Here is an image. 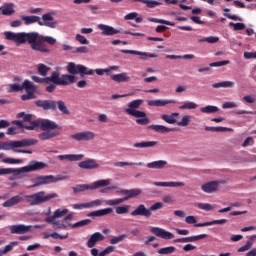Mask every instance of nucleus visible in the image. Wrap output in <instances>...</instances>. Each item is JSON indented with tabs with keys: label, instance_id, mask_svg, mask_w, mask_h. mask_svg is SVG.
Returning <instances> with one entry per match:
<instances>
[{
	"label": "nucleus",
	"instance_id": "nucleus-26",
	"mask_svg": "<svg viewBox=\"0 0 256 256\" xmlns=\"http://www.w3.org/2000/svg\"><path fill=\"white\" fill-rule=\"evenodd\" d=\"M177 103V100L170 99V100H150L148 101V105L150 107H165V105Z\"/></svg>",
	"mask_w": 256,
	"mask_h": 256
},
{
	"label": "nucleus",
	"instance_id": "nucleus-17",
	"mask_svg": "<svg viewBox=\"0 0 256 256\" xmlns=\"http://www.w3.org/2000/svg\"><path fill=\"white\" fill-rule=\"evenodd\" d=\"M98 29H100L101 35H104L106 37H113V35H117L121 33V30L114 28L113 26L105 25V24H99Z\"/></svg>",
	"mask_w": 256,
	"mask_h": 256
},
{
	"label": "nucleus",
	"instance_id": "nucleus-19",
	"mask_svg": "<svg viewBox=\"0 0 256 256\" xmlns=\"http://www.w3.org/2000/svg\"><path fill=\"white\" fill-rule=\"evenodd\" d=\"M12 125H17L19 129H26L27 131H34V129H37L39 127V119L34 120L31 122V125L27 126L23 124V121L21 120H13Z\"/></svg>",
	"mask_w": 256,
	"mask_h": 256
},
{
	"label": "nucleus",
	"instance_id": "nucleus-6",
	"mask_svg": "<svg viewBox=\"0 0 256 256\" xmlns=\"http://www.w3.org/2000/svg\"><path fill=\"white\" fill-rule=\"evenodd\" d=\"M36 107H40L44 111H55L57 108L63 115H69V108L65 105L63 100L54 101V100H36L35 101Z\"/></svg>",
	"mask_w": 256,
	"mask_h": 256
},
{
	"label": "nucleus",
	"instance_id": "nucleus-24",
	"mask_svg": "<svg viewBox=\"0 0 256 256\" xmlns=\"http://www.w3.org/2000/svg\"><path fill=\"white\" fill-rule=\"evenodd\" d=\"M85 155L83 154H64V155H59L58 159L60 161H83Z\"/></svg>",
	"mask_w": 256,
	"mask_h": 256
},
{
	"label": "nucleus",
	"instance_id": "nucleus-34",
	"mask_svg": "<svg viewBox=\"0 0 256 256\" xmlns=\"http://www.w3.org/2000/svg\"><path fill=\"white\" fill-rule=\"evenodd\" d=\"M166 165H167V161L158 160V161L148 163L147 167L148 169H165Z\"/></svg>",
	"mask_w": 256,
	"mask_h": 256
},
{
	"label": "nucleus",
	"instance_id": "nucleus-48",
	"mask_svg": "<svg viewBox=\"0 0 256 256\" xmlns=\"http://www.w3.org/2000/svg\"><path fill=\"white\" fill-rule=\"evenodd\" d=\"M148 21H150L151 23H161L162 25H169L170 27H175V23L159 18H148Z\"/></svg>",
	"mask_w": 256,
	"mask_h": 256
},
{
	"label": "nucleus",
	"instance_id": "nucleus-29",
	"mask_svg": "<svg viewBox=\"0 0 256 256\" xmlns=\"http://www.w3.org/2000/svg\"><path fill=\"white\" fill-rule=\"evenodd\" d=\"M149 129L156 131V133H171L172 131H175V128H168L167 126L163 125H150Z\"/></svg>",
	"mask_w": 256,
	"mask_h": 256
},
{
	"label": "nucleus",
	"instance_id": "nucleus-1",
	"mask_svg": "<svg viewBox=\"0 0 256 256\" xmlns=\"http://www.w3.org/2000/svg\"><path fill=\"white\" fill-rule=\"evenodd\" d=\"M4 35L7 41H13L17 45L28 43L32 51H39V53H51V49L45 43H48V45H55L57 43V39L51 36L40 35L38 32H5Z\"/></svg>",
	"mask_w": 256,
	"mask_h": 256
},
{
	"label": "nucleus",
	"instance_id": "nucleus-22",
	"mask_svg": "<svg viewBox=\"0 0 256 256\" xmlns=\"http://www.w3.org/2000/svg\"><path fill=\"white\" fill-rule=\"evenodd\" d=\"M202 191L204 193H215L217 189H219V182L217 181H210L201 186Z\"/></svg>",
	"mask_w": 256,
	"mask_h": 256
},
{
	"label": "nucleus",
	"instance_id": "nucleus-16",
	"mask_svg": "<svg viewBox=\"0 0 256 256\" xmlns=\"http://www.w3.org/2000/svg\"><path fill=\"white\" fill-rule=\"evenodd\" d=\"M150 231L153 235H156V237H160V239H175V235L173 233L159 227H152Z\"/></svg>",
	"mask_w": 256,
	"mask_h": 256
},
{
	"label": "nucleus",
	"instance_id": "nucleus-3",
	"mask_svg": "<svg viewBox=\"0 0 256 256\" xmlns=\"http://www.w3.org/2000/svg\"><path fill=\"white\" fill-rule=\"evenodd\" d=\"M56 197H59L57 193L47 194L45 191H40L31 195H26L24 198L19 195L13 196L9 200H6L2 206L15 207V205H19V203L25 199L26 203H28L31 207H35V205H42V203H47L51 201V199H56Z\"/></svg>",
	"mask_w": 256,
	"mask_h": 256
},
{
	"label": "nucleus",
	"instance_id": "nucleus-63",
	"mask_svg": "<svg viewBox=\"0 0 256 256\" xmlns=\"http://www.w3.org/2000/svg\"><path fill=\"white\" fill-rule=\"evenodd\" d=\"M229 26L234 27V31H243V29H245V24H243V23L230 22Z\"/></svg>",
	"mask_w": 256,
	"mask_h": 256
},
{
	"label": "nucleus",
	"instance_id": "nucleus-14",
	"mask_svg": "<svg viewBox=\"0 0 256 256\" xmlns=\"http://www.w3.org/2000/svg\"><path fill=\"white\" fill-rule=\"evenodd\" d=\"M24 89L27 94H23L21 96L22 101H29L31 99H36L35 91H37V87L33 85V83L29 80L24 81Z\"/></svg>",
	"mask_w": 256,
	"mask_h": 256
},
{
	"label": "nucleus",
	"instance_id": "nucleus-42",
	"mask_svg": "<svg viewBox=\"0 0 256 256\" xmlns=\"http://www.w3.org/2000/svg\"><path fill=\"white\" fill-rule=\"evenodd\" d=\"M25 89V82L22 85L19 84H10L9 85V93H19Z\"/></svg>",
	"mask_w": 256,
	"mask_h": 256
},
{
	"label": "nucleus",
	"instance_id": "nucleus-41",
	"mask_svg": "<svg viewBox=\"0 0 256 256\" xmlns=\"http://www.w3.org/2000/svg\"><path fill=\"white\" fill-rule=\"evenodd\" d=\"M14 5L13 4H7L3 7V9H1V14L2 15H7V16H11L15 13V8H13Z\"/></svg>",
	"mask_w": 256,
	"mask_h": 256
},
{
	"label": "nucleus",
	"instance_id": "nucleus-21",
	"mask_svg": "<svg viewBox=\"0 0 256 256\" xmlns=\"http://www.w3.org/2000/svg\"><path fill=\"white\" fill-rule=\"evenodd\" d=\"M78 167H80V169H99V164L97 163V161L95 159H88V160H84L82 162H80L78 164Z\"/></svg>",
	"mask_w": 256,
	"mask_h": 256
},
{
	"label": "nucleus",
	"instance_id": "nucleus-56",
	"mask_svg": "<svg viewBox=\"0 0 256 256\" xmlns=\"http://www.w3.org/2000/svg\"><path fill=\"white\" fill-rule=\"evenodd\" d=\"M198 105L195 102H184L183 105L179 106V109H197Z\"/></svg>",
	"mask_w": 256,
	"mask_h": 256
},
{
	"label": "nucleus",
	"instance_id": "nucleus-55",
	"mask_svg": "<svg viewBox=\"0 0 256 256\" xmlns=\"http://www.w3.org/2000/svg\"><path fill=\"white\" fill-rule=\"evenodd\" d=\"M136 123L137 125H149L150 120L147 117V114L145 113V116L136 117Z\"/></svg>",
	"mask_w": 256,
	"mask_h": 256
},
{
	"label": "nucleus",
	"instance_id": "nucleus-57",
	"mask_svg": "<svg viewBox=\"0 0 256 256\" xmlns=\"http://www.w3.org/2000/svg\"><path fill=\"white\" fill-rule=\"evenodd\" d=\"M219 41V37L217 36H210V37H207V38H202L200 40H198V43H217Z\"/></svg>",
	"mask_w": 256,
	"mask_h": 256
},
{
	"label": "nucleus",
	"instance_id": "nucleus-47",
	"mask_svg": "<svg viewBox=\"0 0 256 256\" xmlns=\"http://www.w3.org/2000/svg\"><path fill=\"white\" fill-rule=\"evenodd\" d=\"M129 209H131L130 205L118 206L115 209V213L117 215H125V214L129 213Z\"/></svg>",
	"mask_w": 256,
	"mask_h": 256
},
{
	"label": "nucleus",
	"instance_id": "nucleus-12",
	"mask_svg": "<svg viewBox=\"0 0 256 256\" xmlns=\"http://www.w3.org/2000/svg\"><path fill=\"white\" fill-rule=\"evenodd\" d=\"M21 20L24 22V25H33L34 23H38L40 27H49L50 29H55L57 27V22H43L39 16L30 15L20 16Z\"/></svg>",
	"mask_w": 256,
	"mask_h": 256
},
{
	"label": "nucleus",
	"instance_id": "nucleus-53",
	"mask_svg": "<svg viewBox=\"0 0 256 256\" xmlns=\"http://www.w3.org/2000/svg\"><path fill=\"white\" fill-rule=\"evenodd\" d=\"M191 123V117L189 115H185L182 117V120L177 122L178 127H187Z\"/></svg>",
	"mask_w": 256,
	"mask_h": 256
},
{
	"label": "nucleus",
	"instance_id": "nucleus-25",
	"mask_svg": "<svg viewBox=\"0 0 256 256\" xmlns=\"http://www.w3.org/2000/svg\"><path fill=\"white\" fill-rule=\"evenodd\" d=\"M111 79L116 83H128V81H131V77H129V74L127 72H122L120 74H113L111 75Z\"/></svg>",
	"mask_w": 256,
	"mask_h": 256
},
{
	"label": "nucleus",
	"instance_id": "nucleus-62",
	"mask_svg": "<svg viewBox=\"0 0 256 256\" xmlns=\"http://www.w3.org/2000/svg\"><path fill=\"white\" fill-rule=\"evenodd\" d=\"M229 63H231V61L229 60H223L220 62H212L209 64L210 67H223L225 65H229Z\"/></svg>",
	"mask_w": 256,
	"mask_h": 256
},
{
	"label": "nucleus",
	"instance_id": "nucleus-33",
	"mask_svg": "<svg viewBox=\"0 0 256 256\" xmlns=\"http://www.w3.org/2000/svg\"><path fill=\"white\" fill-rule=\"evenodd\" d=\"M175 117H179V113L174 112L171 115L163 114L161 119H163L165 123H169V125H175V123H177V119H175Z\"/></svg>",
	"mask_w": 256,
	"mask_h": 256
},
{
	"label": "nucleus",
	"instance_id": "nucleus-13",
	"mask_svg": "<svg viewBox=\"0 0 256 256\" xmlns=\"http://www.w3.org/2000/svg\"><path fill=\"white\" fill-rule=\"evenodd\" d=\"M141 105H143V100H134L128 104V108L125 109V113L132 117H145V112L137 110Z\"/></svg>",
	"mask_w": 256,
	"mask_h": 256
},
{
	"label": "nucleus",
	"instance_id": "nucleus-28",
	"mask_svg": "<svg viewBox=\"0 0 256 256\" xmlns=\"http://www.w3.org/2000/svg\"><path fill=\"white\" fill-rule=\"evenodd\" d=\"M90 185L92 191H95V189H101V187H108V185H111V179L97 180Z\"/></svg>",
	"mask_w": 256,
	"mask_h": 256
},
{
	"label": "nucleus",
	"instance_id": "nucleus-58",
	"mask_svg": "<svg viewBox=\"0 0 256 256\" xmlns=\"http://www.w3.org/2000/svg\"><path fill=\"white\" fill-rule=\"evenodd\" d=\"M75 39L80 45H89V40H87V38L81 34H77Z\"/></svg>",
	"mask_w": 256,
	"mask_h": 256
},
{
	"label": "nucleus",
	"instance_id": "nucleus-9",
	"mask_svg": "<svg viewBox=\"0 0 256 256\" xmlns=\"http://www.w3.org/2000/svg\"><path fill=\"white\" fill-rule=\"evenodd\" d=\"M163 209V202H156L149 208L145 207L144 204H139L135 210L131 212L132 217H145L150 219L153 215V211H159Z\"/></svg>",
	"mask_w": 256,
	"mask_h": 256
},
{
	"label": "nucleus",
	"instance_id": "nucleus-49",
	"mask_svg": "<svg viewBox=\"0 0 256 256\" xmlns=\"http://www.w3.org/2000/svg\"><path fill=\"white\" fill-rule=\"evenodd\" d=\"M166 59H195V55L193 54H185V55H166Z\"/></svg>",
	"mask_w": 256,
	"mask_h": 256
},
{
	"label": "nucleus",
	"instance_id": "nucleus-32",
	"mask_svg": "<svg viewBox=\"0 0 256 256\" xmlns=\"http://www.w3.org/2000/svg\"><path fill=\"white\" fill-rule=\"evenodd\" d=\"M227 219L214 220L210 222L198 223L195 224V227H211V225H225Z\"/></svg>",
	"mask_w": 256,
	"mask_h": 256
},
{
	"label": "nucleus",
	"instance_id": "nucleus-43",
	"mask_svg": "<svg viewBox=\"0 0 256 256\" xmlns=\"http://www.w3.org/2000/svg\"><path fill=\"white\" fill-rule=\"evenodd\" d=\"M201 113H206V114H211V113H217V111H219V107L217 106H205V107H201L200 108Z\"/></svg>",
	"mask_w": 256,
	"mask_h": 256
},
{
	"label": "nucleus",
	"instance_id": "nucleus-52",
	"mask_svg": "<svg viewBox=\"0 0 256 256\" xmlns=\"http://www.w3.org/2000/svg\"><path fill=\"white\" fill-rule=\"evenodd\" d=\"M129 235L127 234H122L120 236H115L110 240L111 245H117V243H121V241L127 239Z\"/></svg>",
	"mask_w": 256,
	"mask_h": 256
},
{
	"label": "nucleus",
	"instance_id": "nucleus-50",
	"mask_svg": "<svg viewBox=\"0 0 256 256\" xmlns=\"http://www.w3.org/2000/svg\"><path fill=\"white\" fill-rule=\"evenodd\" d=\"M207 234H199L196 236L186 237V243H195V241H200V239H206Z\"/></svg>",
	"mask_w": 256,
	"mask_h": 256
},
{
	"label": "nucleus",
	"instance_id": "nucleus-7",
	"mask_svg": "<svg viewBox=\"0 0 256 256\" xmlns=\"http://www.w3.org/2000/svg\"><path fill=\"white\" fill-rule=\"evenodd\" d=\"M47 164L45 162L31 161L28 166L22 167L20 169L13 168H2L0 169V175H11L13 173H29L31 171H39L45 169Z\"/></svg>",
	"mask_w": 256,
	"mask_h": 256
},
{
	"label": "nucleus",
	"instance_id": "nucleus-4",
	"mask_svg": "<svg viewBox=\"0 0 256 256\" xmlns=\"http://www.w3.org/2000/svg\"><path fill=\"white\" fill-rule=\"evenodd\" d=\"M34 83H54L55 85H73L77 83V77L71 75H62L58 71L52 72L49 77L41 78L39 76H31Z\"/></svg>",
	"mask_w": 256,
	"mask_h": 256
},
{
	"label": "nucleus",
	"instance_id": "nucleus-60",
	"mask_svg": "<svg viewBox=\"0 0 256 256\" xmlns=\"http://www.w3.org/2000/svg\"><path fill=\"white\" fill-rule=\"evenodd\" d=\"M42 21V23H50L49 21H53V13L48 12L46 14H43ZM54 23H57V21H54Z\"/></svg>",
	"mask_w": 256,
	"mask_h": 256
},
{
	"label": "nucleus",
	"instance_id": "nucleus-61",
	"mask_svg": "<svg viewBox=\"0 0 256 256\" xmlns=\"http://www.w3.org/2000/svg\"><path fill=\"white\" fill-rule=\"evenodd\" d=\"M198 209H202V211H212L213 206L209 203H198Z\"/></svg>",
	"mask_w": 256,
	"mask_h": 256
},
{
	"label": "nucleus",
	"instance_id": "nucleus-20",
	"mask_svg": "<svg viewBox=\"0 0 256 256\" xmlns=\"http://www.w3.org/2000/svg\"><path fill=\"white\" fill-rule=\"evenodd\" d=\"M104 240H105V236H103L101 232H95L90 236L87 242V247H89V249H93V247H95V245H97L99 241H104Z\"/></svg>",
	"mask_w": 256,
	"mask_h": 256
},
{
	"label": "nucleus",
	"instance_id": "nucleus-59",
	"mask_svg": "<svg viewBox=\"0 0 256 256\" xmlns=\"http://www.w3.org/2000/svg\"><path fill=\"white\" fill-rule=\"evenodd\" d=\"M2 161L3 163H8L10 165H17L19 163H23V160L15 158H4Z\"/></svg>",
	"mask_w": 256,
	"mask_h": 256
},
{
	"label": "nucleus",
	"instance_id": "nucleus-35",
	"mask_svg": "<svg viewBox=\"0 0 256 256\" xmlns=\"http://www.w3.org/2000/svg\"><path fill=\"white\" fill-rule=\"evenodd\" d=\"M157 141H146V142H136L133 144V147L136 149H145L147 147H155Z\"/></svg>",
	"mask_w": 256,
	"mask_h": 256
},
{
	"label": "nucleus",
	"instance_id": "nucleus-5",
	"mask_svg": "<svg viewBox=\"0 0 256 256\" xmlns=\"http://www.w3.org/2000/svg\"><path fill=\"white\" fill-rule=\"evenodd\" d=\"M41 131H44L38 135L40 141H48L49 139H53L59 135V125L54 121L47 119H39V126Z\"/></svg>",
	"mask_w": 256,
	"mask_h": 256
},
{
	"label": "nucleus",
	"instance_id": "nucleus-8",
	"mask_svg": "<svg viewBox=\"0 0 256 256\" xmlns=\"http://www.w3.org/2000/svg\"><path fill=\"white\" fill-rule=\"evenodd\" d=\"M39 140L37 139H23L19 141H6L0 144L1 151H17L21 147H32V145H37Z\"/></svg>",
	"mask_w": 256,
	"mask_h": 256
},
{
	"label": "nucleus",
	"instance_id": "nucleus-23",
	"mask_svg": "<svg viewBox=\"0 0 256 256\" xmlns=\"http://www.w3.org/2000/svg\"><path fill=\"white\" fill-rule=\"evenodd\" d=\"M69 213V209H57L52 216L45 218V223H53L54 219H61V217H65Z\"/></svg>",
	"mask_w": 256,
	"mask_h": 256
},
{
	"label": "nucleus",
	"instance_id": "nucleus-64",
	"mask_svg": "<svg viewBox=\"0 0 256 256\" xmlns=\"http://www.w3.org/2000/svg\"><path fill=\"white\" fill-rule=\"evenodd\" d=\"M113 251H115V246H108L105 250L100 252L98 256H107L110 253H113Z\"/></svg>",
	"mask_w": 256,
	"mask_h": 256
},
{
	"label": "nucleus",
	"instance_id": "nucleus-51",
	"mask_svg": "<svg viewBox=\"0 0 256 256\" xmlns=\"http://www.w3.org/2000/svg\"><path fill=\"white\" fill-rule=\"evenodd\" d=\"M87 225H91V219L81 220L72 224V229H77L78 227H85Z\"/></svg>",
	"mask_w": 256,
	"mask_h": 256
},
{
	"label": "nucleus",
	"instance_id": "nucleus-40",
	"mask_svg": "<svg viewBox=\"0 0 256 256\" xmlns=\"http://www.w3.org/2000/svg\"><path fill=\"white\" fill-rule=\"evenodd\" d=\"M254 239H256V235L251 236L250 241H247L246 245H244L238 249V253H245V251H249L251 249V247H253Z\"/></svg>",
	"mask_w": 256,
	"mask_h": 256
},
{
	"label": "nucleus",
	"instance_id": "nucleus-2",
	"mask_svg": "<svg viewBox=\"0 0 256 256\" xmlns=\"http://www.w3.org/2000/svg\"><path fill=\"white\" fill-rule=\"evenodd\" d=\"M120 193L122 195H125L126 197L116 198V199H112V200L96 199L91 202L74 204V205H72V209H78V210L93 209V207H101V205H103V203H105V205H109L110 207H115L117 205H121V203H125V201H129V199L139 197V195H141V193H143V190H141L139 188H134V189H130V190L123 189V190H120Z\"/></svg>",
	"mask_w": 256,
	"mask_h": 256
},
{
	"label": "nucleus",
	"instance_id": "nucleus-54",
	"mask_svg": "<svg viewBox=\"0 0 256 256\" xmlns=\"http://www.w3.org/2000/svg\"><path fill=\"white\" fill-rule=\"evenodd\" d=\"M136 55H139L140 59H142L143 61L147 60V57H150L152 59H155V57H157V54H150V53L141 52V51H136Z\"/></svg>",
	"mask_w": 256,
	"mask_h": 256
},
{
	"label": "nucleus",
	"instance_id": "nucleus-30",
	"mask_svg": "<svg viewBox=\"0 0 256 256\" xmlns=\"http://www.w3.org/2000/svg\"><path fill=\"white\" fill-rule=\"evenodd\" d=\"M156 187H185L183 182H154Z\"/></svg>",
	"mask_w": 256,
	"mask_h": 256
},
{
	"label": "nucleus",
	"instance_id": "nucleus-18",
	"mask_svg": "<svg viewBox=\"0 0 256 256\" xmlns=\"http://www.w3.org/2000/svg\"><path fill=\"white\" fill-rule=\"evenodd\" d=\"M31 231V226H25L24 224L13 225L10 228L12 235H25Z\"/></svg>",
	"mask_w": 256,
	"mask_h": 256
},
{
	"label": "nucleus",
	"instance_id": "nucleus-31",
	"mask_svg": "<svg viewBox=\"0 0 256 256\" xmlns=\"http://www.w3.org/2000/svg\"><path fill=\"white\" fill-rule=\"evenodd\" d=\"M213 89H231L233 87H235V82L233 81H223V82H218V83H214L212 84Z\"/></svg>",
	"mask_w": 256,
	"mask_h": 256
},
{
	"label": "nucleus",
	"instance_id": "nucleus-45",
	"mask_svg": "<svg viewBox=\"0 0 256 256\" xmlns=\"http://www.w3.org/2000/svg\"><path fill=\"white\" fill-rule=\"evenodd\" d=\"M17 119L23 118V123H33L31 119H33V116L31 114H25V112H20L16 115Z\"/></svg>",
	"mask_w": 256,
	"mask_h": 256
},
{
	"label": "nucleus",
	"instance_id": "nucleus-10",
	"mask_svg": "<svg viewBox=\"0 0 256 256\" xmlns=\"http://www.w3.org/2000/svg\"><path fill=\"white\" fill-rule=\"evenodd\" d=\"M67 72L70 74H63V75H71L72 77H75V75L79 74L81 77H84V75H93L95 71L88 70L86 66H83L81 64H75V62L68 63Z\"/></svg>",
	"mask_w": 256,
	"mask_h": 256
},
{
	"label": "nucleus",
	"instance_id": "nucleus-37",
	"mask_svg": "<svg viewBox=\"0 0 256 256\" xmlns=\"http://www.w3.org/2000/svg\"><path fill=\"white\" fill-rule=\"evenodd\" d=\"M72 189L74 193H83L84 191H92L91 184H78Z\"/></svg>",
	"mask_w": 256,
	"mask_h": 256
},
{
	"label": "nucleus",
	"instance_id": "nucleus-44",
	"mask_svg": "<svg viewBox=\"0 0 256 256\" xmlns=\"http://www.w3.org/2000/svg\"><path fill=\"white\" fill-rule=\"evenodd\" d=\"M136 165L138 167L143 166V162H115L114 167H127Z\"/></svg>",
	"mask_w": 256,
	"mask_h": 256
},
{
	"label": "nucleus",
	"instance_id": "nucleus-39",
	"mask_svg": "<svg viewBox=\"0 0 256 256\" xmlns=\"http://www.w3.org/2000/svg\"><path fill=\"white\" fill-rule=\"evenodd\" d=\"M133 1H138L139 3H145L148 9H155V7H158V5H162L161 2L155 1V0H133Z\"/></svg>",
	"mask_w": 256,
	"mask_h": 256
},
{
	"label": "nucleus",
	"instance_id": "nucleus-36",
	"mask_svg": "<svg viewBox=\"0 0 256 256\" xmlns=\"http://www.w3.org/2000/svg\"><path fill=\"white\" fill-rule=\"evenodd\" d=\"M36 69L38 71V75H41V77H47V74L51 71V67L45 64H38Z\"/></svg>",
	"mask_w": 256,
	"mask_h": 256
},
{
	"label": "nucleus",
	"instance_id": "nucleus-15",
	"mask_svg": "<svg viewBox=\"0 0 256 256\" xmlns=\"http://www.w3.org/2000/svg\"><path fill=\"white\" fill-rule=\"evenodd\" d=\"M70 137L71 139H74V141H93V139L96 137V134L91 131H84L72 134Z\"/></svg>",
	"mask_w": 256,
	"mask_h": 256
},
{
	"label": "nucleus",
	"instance_id": "nucleus-38",
	"mask_svg": "<svg viewBox=\"0 0 256 256\" xmlns=\"http://www.w3.org/2000/svg\"><path fill=\"white\" fill-rule=\"evenodd\" d=\"M177 251L175 246H167L158 250L159 255H173Z\"/></svg>",
	"mask_w": 256,
	"mask_h": 256
},
{
	"label": "nucleus",
	"instance_id": "nucleus-11",
	"mask_svg": "<svg viewBox=\"0 0 256 256\" xmlns=\"http://www.w3.org/2000/svg\"><path fill=\"white\" fill-rule=\"evenodd\" d=\"M65 176H37L36 178H33L31 187H41V185H49L51 183H57L58 181H65Z\"/></svg>",
	"mask_w": 256,
	"mask_h": 256
},
{
	"label": "nucleus",
	"instance_id": "nucleus-27",
	"mask_svg": "<svg viewBox=\"0 0 256 256\" xmlns=\"http://www.w3.org/2000/svg\"><path fill=\"white\" fill-rule=\"evenodd\" d=\"M112 212L113 208H104L88 213L87 217H105V215H111Z\"/></svg>",
	"mask_w": 256,
	"mask_h": 256
},
{
	"label": "nucleus",
	"instance_id": "nucleus-46",
	"mask_svg": "<svg viewBox=\"0 0 256 256\" xmlns=\"http://www.w3.org/2000/svg\"><path fill=\"white\" fill-rule=\"evenodd\" d=\"M50 224L53 225V229H67V225L64 220L54 219Z\"/></svg>",
	"mask_w": 256,
	"mask_h": 256
}]
</instances>
